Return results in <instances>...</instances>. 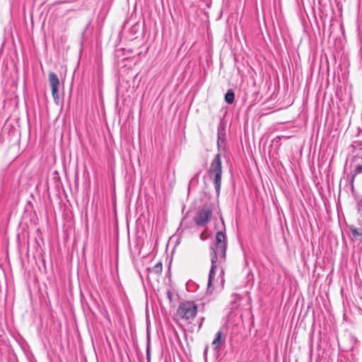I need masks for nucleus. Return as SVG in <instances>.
I'll use <instances>...</instances> for the list:
<instances>
[{
    "mask_svg": "<svg viewBox=\"0 0 362 362\" xmlns=\"http://www.w3.org/2000/svg\"><path fill=\"white\" fill-rule=\"evenodd\" d=\"M226 236L225 233L219 231L216 235V240L214 244L211 246V267L209 274L208 288H209L212 284L215 274L216 263L224 262L226 253Z\"/></svg>",
    "mask_w": 362,
    "mask_h": 362,
    "instance_id": "1",
    "label": "nucleus"
},
{
    "mask_svg": "<svg viewBox=\"0 0 362 362\" xmlns=\"http://www.w3.org/2000/svg\"><path fill=\"white\" fill-rule=\"evenodd\" d=\"M210 177L213 180L217 194H219L221 185L222 165L221 156L217 153L213 159L209 170Z\"/></svg>",
    "mask_w": 362,
    "mask_h": 362,
    "instance_id": "2",
    "label": "nucleus"
},
{
    "mask_svg": "<svg viewBox=\"0 0 362 362\" xmlns=\"http://www.w3.org/2000/svg\"><path fill=\"white\" fill-rule=\"evenodd\" d=\"M197 313V306L192 301H185L180 303L177 310V316L185 321L189 322L194 319Z\"/></svg>",
    "mask_w": 362,
    "mask_h": 362,
    "instance_id": "3",
    "label": "nucleus"
},
{
    "mask_svg": "<svg viewBox=\"0 0 362 362\" xmlns=\"http://www.w3.org/2000/svg\"><path fill=\"white\" fill-rule=\"evenodd\" d=\"M212 211L209 208L199 210L194 217V222L199 226H205L211 219Z\"/></svg>",
    "mask_w": 362,
    "mask_h": 362,
    "instance_id": "4",
    "label": "nucleus"
},
{
    "mask_svg": "<svg viewBox=\"0 0 362 362\" xmlns=\"http://www.w3.org/2000/svg\"><path fill=\"white\" fill-rule=\"evenodd\" d=\"M49 83L52 89V95L53 98L57 100L59 99V80L57 74L54 72L49 74Z\"/></svg>",
    "mask_w": 362,
    "mask_h": 362,
    "instance_id": "5",
    "label": "nucleus"
},
{
    "mask_svg": "<svg viewBox=\"0 0 362 362\" xmlns=\"http://www.w3.org/2000/svg\"><path fill=\"white\" fill-rule=\"evenodd\" d=\"M226 342V335L221 331L216 332L214 339L212 341V346L214 350H218L221 345Z\"/></svg>",
    "mask_w": 362,
    "mask_h": 362,
    "instance_id": "6",
    "label": "nucleus"
},
{
    "mask_svg": "<svg viewBox=\"0 0 362 362\" xmlns=\"http://www.w3.org/2000/svg\"><path fill=\"white\" fill-rule=\"evenodd\" d=\"M235 100V94L232 90H228L225 95V101L228 104H232Z\"/></svg>",
    "mask_w": 362,
    "mask_h": 362,
    "instance_id": "7",
    "label": "nucleus"
},
{
    "mask_svg": "<svg viewBox=\"0 0 362 362\" xmlns=\"http://www.w3.org/2000/svg\"><path fill=\"white\" fill-rule=\"evenodd\" d=\"M351 232L352 235L355 237H362V227L361 228H355L351 226L350 228Z\"/></svg>",
    "mask_w": 362,
    "mask_h": 362,
    "instance_id": "8",
    "label": "nucleus"
},
{
    "mask_svg": "<svg viewBox=\"0 0 362 362\" xmlns=\"http://www.w3.org/2000/svg\"><path fill=\"white\" fill-rule=\"evenodd\" d=\"M224 136L225 134L223 133H221L220 131H218L217 140V144L218 146L221 145V144L224 142Z\"/></svg>",
    "mask_w": 362,
    "mask_h": 362,
    "instance_id": "9",
    "label": "nucleus"
},
{
    "mask_svg": "<svg viewBox=\"0 0 362 362\" xmlns=\"http://www.w3.org/2000/svg\"><path fill=\"white\" fill-rule=\"evenodd\" d=\"M154 271L157 273H160L162 271V264L161 263H157L153 268Z\"/></svg>",
    "mask_w": 362,
    "mask_h": 362,
    "instance_id": "10",
    "label": "nucleus"
},
{
    "mask_svg": "<svg viewBox=\"0 0 362 362\" xmlns=\"http://www.w3.org/2000/svg\"><path fill=\"white\" fill-rule=\"evenodd\" d=\"M146 358H147L148 362H150V359H151V353H150V346H149V344H148V345H147V347H146Z\"/></svg>",
    "mask_w": 362,
    "mask_h": 362,
    "instance_id": "11",
    "label": "nucleus"
},
{
    "mask_svg": "<svg viewBox=\"0 0 362 362\" xmlns=\"http://www.w3.org/2000/svg\"><path fill=\"white\" fill-rule=\"evenodd\" d=\"M360 173H362V165H359L356 167L355 174L357 175Z\"/></svg>",
    "mask_w": 362,
    "mask_h": 362,
    "instance_id": "12",
    "label": "nucleus"
},
{
    "mask_svg": "<svg viewBox=\"0 0 362 362\" xmlns=\"http://www.w3.org/2000/svg\"><path fill=\"white\" fill-rule=\"evenodd\" d=\"M167 296H168V299H169L170 301H172V300H173V293H172V292H171L170 291H168L167 292Z\"/></svg>",
    "mask_w": 362,
    "mask_h": 362,
    "instance_id": "13",
    "label": "nucleus"
},
{
    "mask_svg": "<svg viewBox=\"0 0 362 362\" xmlns=\"http://www.w3.org/2000/svg\"><path fill=\"white\" fill-rule=\"evenodd\" d=\"M356 174L354 173L353 175H352V177L351 179V187H354V180H355V177H356Z\"/></svg>",
    "mask_w": 362,
    "mask_h": 362,
    "instance_id": "14",
    "label": "nucleus"
},
{
    "mask_svg": "<svg viewBox=\"0 0 362 362\" xmlns=\"http://www.w3.org/2000/svg\"><path fill=\"white\" fill-rule=\"evenodd\" d=\"M203 320H204V318L202 317V318L201 319L200 322H199V327H201V326H202V322H203Z\"/></svg>",
    "mask_w": 362,
    "mask_h": 362,
    "instance_id": "15",
    "label": "nucleus"
},
{
    "mask_svg": "<svg viewBox=\"0 0 362 362\" xmlns=\"http://www.w3.org/2000/svg\"><path fill=\"white\" fill-rule=\"evenodd\" d=\"M200 238H201L202 239L203 238V234H201Z\"/></svg>",
    "mask_w": 362,
    "mask_h": 362,
    "instance_id": "16",
    "label": "nucleus"
},
{
    "mask_svg": "<svg viewBox=\"0 0 362 362\" xmlns=\"http://www.w3.org/2000/svg\"><path fill=\"white\" fill-rule=\"evenodd\" d=\"M221 221H222V223L223 224L224 222H223V219L221 218Z\"/></svg>",
    "mask_w": 362,
    "mask_h": 362,
    "instance_id": "17",
    "label": "nucleus"
}]
</instances>
